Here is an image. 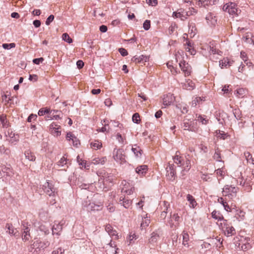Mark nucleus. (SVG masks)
Instances as JSON below:
<instances>
[{"instance_id": "f257e3e1", "label": "nucleus", "mask_w": 254, "mask_h": 254, "mask_svg": "<svg viewBox=\"0 0 254 254\" xmlns=\"http://www.w3.org/2000/svg\"><path fill=\"white\" fill-rule=\"evenodd\" d=\"M50 243L47 240L42 241L41 240H37L31 245L29 248V251L33 254H38L48 248Z\"/></svg>"}, {"instance_id": "f03ea898", "label": "nucleus", "mask_w": 254, "mask_h": 254, "mask_svg": "<svg viewBox=\"0 0 254 254\" xmlns=\"http://www.w3.org/2000/svg\"><path fill=\"white\" fill-rule=\"evenodd\" d=\"M237 189L232 186L225 185L222 191L223 196L233 200L237 196ZM227 199L226 198H225Z\"/></svg>"}, {"instance_id": "7ed1b4c3", "label": "nucleus", "mask_w": 254, "mask_h": 254, "mask_svg": "<svg viewBox=\"0 0 254 254\" xmlns=\"http://www.w3.org/2000/svg\"><path fill=\"white\" fill-rule=\"evenodd\" d=\"M222 9L223 11L228 12L231 15H238L241 12V10L238 8L237 4L232 2L224 4Z\"/></svg>"}, {"instance_id": "20e7f679", "label": "nucleus", "mask_w": 254, "mask_h": 254, "mask_svg": "<svg viewBox=\"0 0 254 254\" xmlns=\"http://www.w3.org/2000/svg\"><path fill=\"white\" fill-rule=\"evenodd\" d=\"M196 124V122H194V120L193 119H188L187 117H185L182 124V127L184 130L195 131L197 129Z\"/></svg>"}, {"instance_id": "39448f33", "label": "nucleus", "mask_w": 254, "mask_h": 254, "mask_svg": "<svg viewBox=\"0 0 254 254\" xmlns=\"http://www.w3.org/2000/svg\"><path fill=\"white\" fill-rule=\"evenodd\" d=\"M221 227L225 235L227 237L234 235L236 233L235 228L228 224L226 220H224V222L221 223Z\"/></svg>"}, {"instance_id": "423d86ee", "label": "nucleus", "mask_w": 254, "mask_h": 254, "mask_svg": "<svg viewBox=\"0 0 254 254\" xmlns=\"http://www.w3.org/2000/svg\"><path fill=\"white\" fill-rule=\"evenodd\" d=\"M166 170L167 172L166 177L168 180L173 181L175 180L176 178V166L174 164H170L169 163V165L166 167Z\"/></svg>"}, {"instance_id": "0eeeda50", "label": "nucleus", "mask_w": 254, "mask_h": 254, "mask_svg": "<svg viewBox=\"0 0 254 254\" xmlns=\"http://www.w3.org/2000/svg\"><path fill=\"white\" fill-rule=\"evenodd\" d=\"M192 15L191 11H186L184 9L180 8L178 11H175L173 13V17L180 18L182 20H185L188 16Z\"/></svg>"}, {"instance_id": "6e6552de", "label": "nucleus", "mask_w": 254, "mask_h": 254, "mask_svg": "<svg viewBox=\"0 0 254 254\" xmlns=\"http://www.w3.org/2000/svg\"><path fill=\"white\" fill-rule=\"evenodd\" d=\"M42 189L47 194L50 196L55 195L56 188L54 185L48 182H46L42 187Z\"/></svg>"}, {"instance_id": "1a4fd4ad", "label": "nucleus", "mask_w": 254, "mask_h": 254, "mask_svg": "<svg viewBox=\"0 0 254 254\" xmlns=\"http://www.w3.org/2000/svg\"><path fill=\"white\" fill-rule=\"evenodd\" d=\"M162 235V231L161 229L159 228L155 230L151 234V237L148 240L149 243L152 244L156 243Z\"/></svg>"}, {"instance_id": "9d476101", "label": "nucleus", "mask_w": 254, "mask_h": 254, "mask_svg": "<svg viewBox=\"0 0 254 254\" xmlns=\"http://www.w3.org/2000/svg\"><path fill=\"white\" fill-rule=\"evenodd\" d=\"M113 158L117 162H125V155L123 154V151L122 149H114L113 152Z\"/></svg>"}, {"instance_id": "9b49d317", "label": "nucleus", "mask_w": 254, "mask_h": 254, "mask_svg": "<svg viewBox=\"0 0 254 254\" xmlns=\"http://www.w3.org/2000/svg\"><path fill=\"white\" fill-rule=\"evenodd\" d=\"M179 66L181 70L184 72L186 76H189L190 74L191 67L190 65L184 60L180 61Z\"/></svg>"}, {"instance_id": "f8f14e48", "label": "nucleus", "mask_w": 254, "mask_h": 254, "mask_svg": "<svg viewBox=\"0 0 254 254\" xmlns=\"http://www.w3.org/2000/svg\"><path fill=\"white\" fill-rule=\"evenodd\" d=\"M181 167L182 168L181 174L182 176H184L186 175L185 172H188L191 168L190 160L186 158L183 162Z\"/></svg>"}, {"instance_id": "ddd939ff", "label": "nucleus", "mask_w": 254, "mask_h": 254, "mask_svg": "<svg viewBox=\"0 0 254 254\" xmlns=\"http://www.w3.org/2000/svg\"><path fill=\"white\" fill-rule=\"evenodd\" d=\"M66 138L67 140H71L73 145L75 147H78V145L80 144V142L78 138L70 132L67 133Z\"/></svg>"}, {"instance_id": "4468645a", "label": "nucleus", "mask_w": 254, "mask_h": 254, "mask_svg": "<svg viewBox=\"0 0 254 254\" xmlns=\"http://www.w3.org/2000/svg\"><path fill=\"white\" fill-rule=\"evenodd\" d=\"M183 88L189 90H192L195 88L194 83L190 79H188L185 83H182Z\"/></svg>"}, {"instance_id": "2eb2a0df", "label": "nucleus", "mask_w": 254, "mask_h": 254, "mask_svg": "<svg viewBox=\"0 0 254 254\" xmlns=\"http://www.w3.org/2000/svg\"><path fill=\"white\" fill-rule=\"evenodd\" d=\"M132 151L134 154L135 156L137 158H141V155L143 153V151L141 149L139 146L137 144H134L131 148Z\"/></svg>"}, {"instance_id": "dca6fc26", "label": "nucleus", "mask_w": 254, "mask_h": 254, "mask_svg": "<svg viewBox=\"0 0 254 254\" xmlns=\"http://www.w3.org/2000/svg\"><path fill=\"white\" fill-rule=\"evenodd\" d=\"M5 228L6 229V232L8 233L9 234L15 236V237L18 235L17 234L18 231H17L16 229L14 228L12 224H6Z\"/></svg>"}, {"instance_id": "f3484780", "label": "nucleus", "mask_w": 254, "mask_h": 254, "mask_svg": "<svg viewBox=\"0 0 254 254\" xmlns=\"http://www.w3.org/2000/svg\"><path fill=\"white\" fill-rule=\"evenodd\" d=\"M147 60H148V58L143 55L138 57L137 56H134L131 60V62L135 63H143L146 62Z\"/></svg>"}, {"instance_id": "a211bd4d", "label": "nucleus", "mask_w": 254, "mask_h": 254, "mask_svg": "<svg viewBox=\"0 0 254 254\" xmlns=\"http://www.w3.org/2000/svg\"><path fill=\"white\" fill-rule=\"evenodd\" d=\"M147 166L143 165L137 167L135 169V172L139 175H144L147 173Z\"/></svg>"}, {"instance_id": "6ab92c4d", "label": "nucleus", "mask_w": 254, "mask_h": 254, "mask_svg": "<svg viewBox=\"0 0 254 254\" xmlns=\"http://www.w3.org/2000/svg\"><path fill=\"white\" fill-rule=\"evenodd\" d=\"M23 232L22 235V238L23 240L27 241L29 240L30 237V229L27 226H25L23 225Z\"/></svg>"}, {"instance_id": "aec40b11", "label": "nucleus", "mask_w": 254, "mask_h": 254, "mask_svg": "<svg viewBox=\"0 0 254 254\" xmlns=\"http://www.w3.org/2000/svg\"><path fill=\"white\" fill-rule=\"evenodd\" d=\"M223 240L222 238L219 237H216V238H212L210 242L212 243H214L217 247L221 248L223 247Z\"/></svg>"}, {"instance_id": "412c9836", "label": "nucleus", "mask_w": 254, "mask_h": 254, "mask_svg": "<svg viewBox=\"0 0 254 254\" xmlns=\"http://www.w3.org/2000/svg\"><path fill=\"white\" fill-rule=\"evenodd\" d=\"M24 155L26 159L30 161H35L36 160V156L34 153L30 150H26L24 152Z\"/></svg>"}, {"instance_id": "4be33fe9", "label": "nucleus", "mask_w": 254, "mask_h": 254, "mask_svg": "<svg viewBox=\"0 0 254 254\" xmlns=\"http://www.w3.org/2000/svg\"><path fill=\"white\" fill-rule=\"evenodd\" d=\"M174 162L177 165L178 167H181L183 164V162L184 161L185 159L183 157L176 155L173 158Z\"/></svg>"}, {"instance_id": "5701e85b", "label": "nucleus", "mask_w": 254, "mask_h": 254, "mask_svg": "<svg viewBox=\"0 0 254 254\" xmlns=\"http://www.w3.org/2000/svg\"><path fill=\"white\" fill-rule=\"evenodd\" d=\"M187 199L190 202V207L194 208L196 206L197 202L193 196L191 195L188 194L187 195Z\"/></svg>"}, {"instance_id": "b1692460", "label": "nucleus", "mask_w": 254, "mask_h": 254, "mask_svg": "<svg viewBox=\"0 0 254 254\" xmlns=\"http://www.w3.org/2000/svg\"><path fill=\"white\" fill-rule=\"evenodd\" d=\"M94 206H93V211H100L101 210L103 207V200H99L98 201H94Z\"/></svg>"}, {"instance_id": "393cba45", "label": "nucleus", "mask_w": 254, "mask_h": 254, "mask_svg": "<svg viewBox=\"0 0 254 254\" xmlns=\"http://www.w3.org/2000/svg\"><path fill=\"white\" fill-rule=\"evenodd\" d=\"M83 206L88 211H92L93 210V206H94V202H90L89 201H85L83 203Z\"/></svg>"}, {"instance_id": "a878e982", "label": "nucleus", "mask_w": 254, "mask_h": 254, "mask_svg": "<svg viewBox=\"0 0 254 254\" xmlns=\"http://www.w3.org/2000/svg\"><path fill=\"white\" fill-rule=\"evenodd\" d=\"M62 225L63 224H61V223L54 225L52 228L53 234L54 235L55 234H56L58 235L59 233L62 230Z\"/></svg>"}, {"instance_id": "bb28decb", "label": "nucleus", "mask_w": 254, "mask_h": 254, "mask_svg": "<svg viewBox=\"0 0 254 254\" xmlns=\"http://www.w3.org/2000/svg\"><path fill=\"white\" fill-rule=\"evenodd\" d=\"M213 158L217 162H222L220 150L218 147L215 149V153L213 156Z\"/></svg>"}, {"instance_id": "cd10ccee", "label": "nucleus", "mask_w": 254, "mask_h": 254, "mask_svg": "<svg viewBox=\"0 0 254 254\" xmlns=\"http://www.w3.org/2000/svg\"><path fill=\"white\" fill-rule=\"evenodd\" d=\"M212 217L216 220H225L223 215L218 211L214 210L212 213Z\"/></svg>"}, {"instance_id": "c85d7f7f", "label": "nucleus", "mask_w": 254, "mask_h": 254, "mask_svg": "<svg viewBox=\"0 0 254 254\" xmlns=\"http://www.w3.org/2000/svg\"><path fill=\"white\" fill-rule=\"evenodd\" d=\"M105 230L109 235L111 236H117V231L113 229L112 227L110 225H107L105 227Z\"/></svg>"}, {"instance_id": "c756f323", "label": "nucleus", "mask_w": 254, "mask_h": 254, "mask_svg": "<svg viewBox=\"0 0 254 254\" xmlns=\"http://www.w3.org/2000/svg\"><path fill=\"white\" fill-rule=\"evenodd\" d=\"M5 136H8L11 139L9 142L13 143L14 142H16L18 139L15 136V133L12 132L10 129H8L7 131V134H5Z\"/></svg>"}, {"instance_id": "7c9ffc66", "label": "nucleus", "mask_w": 254, "mask_h": 254, "mask_svg": "<svg viewBox=\"0 0 254 254\" xmlns=\"http://www.w3.org/2000/svg\"><path fill=\"white\" fill-rule=\"evenodd\" d=\"M217 0H199L198 1V5H200V4H206V5H213L216 4Z\"/></svg>"}, {"instance_id": "2f4dec72", "label": "nucleus", "mask_w": 254, "mask_h": 254, "mask_svg": "<svg viewBox=\"0 0 254 254\" xmlns=\"http://www.w3.org/2000/svg\"><path fill=\"white\" fill-rule=\"evenodd\" d=\"M0 121L3 127L7 128L9 127V123L3 115L0 116Z\"/></svg>"}, {"instance_id": "473e14b6", "label": "nucleus", "mask_w": 254, "mask_h": 254, "mask_svg": "<svg viewBox=\"0 0 254 254\" xmlns=\"http://www.w3.org/2000/svg\"><path fill=\"white\" fill-rule=\"evenodd\" d=\"M172 95H167L163 98V104L165 106L170 105L172 102Z\"/></svg>"}, {"instance_id": "72a5a7b5", "label": "nucleus", "mask_w": 254, "mask_h": 254, "mask_svg": "<svg viewBox=\"0 0 254 254\" xmlns=\"http://www.w3.org/2000/svg\"><path fill=\"white\" fill-rule=\"evenodd\" d=\"M244 156L248 162L254 164V158L253 157L252 155L249 152H245Z\"/></svg>"}, {"instance_id": "f704fd0d", "label": "nucleus", "mask_w": 254, "mask_h": 254, "mask_svg": "<svg viewBox=\"0 0 254 254\" xmlns=\"http://www.w3.org/2000/svg\"><path fill=\"white\" fill-rule=\"evenodd\" d=\"M51 110L48 108H43L40 109L38 111V115L40 116H43L45 114L50 115Z\"/></svg>"}, {"instance_id": "c9c22d12", "label": "nucleus", "mask_w": 254, "mask_h": 254, "mask_svg": "<svg viewBox=\"0 0 254 254\" xmlns=\"http://www.w3.org/2000/svg\"><path fill=\"white\" fill-rule=\"evenodd\" d=\"M106 160V157H103L102 158H95L93 160L92 163L94 164H104Z\"/></svg>"}, {"instance_id": "e433bc0d", "label": "nucleus", "mask_w": 254, "mask_h": 254, "mask_svg": "<svg viewBox=\"0 0 254 254\" xmlns=\"http://www.w3.org/2000/svg\"><path fill=\"white\" fill-rule=\"evenodd\" d=\"M138 238V237H137L136 235H135L134 234L133 235H131V234L129 235L127 238V242L128 243V245H129L130 244H132L134 243V240L137 239Z\"/></svg>"}, {"instance_id": "4c0bfd02", "label": "nucleus", "mask_w": 254, "mask_h": 254, "mask_svg": "<svg viewBox=\"0 0 254 254\" xmlns=\"http://www.w3.org/2000/svg\"><path fill=\"white\" fill-rule=\"evenodd\" d=\"M90 145L91 147L95 149H100L102 146V143L99 141H95L94 142H91Z\"/></svg>"}, {"instance_id": "58836bf2", "label": "nucleus", "mask_w": 254, "mask_h": 254, "mask_svg": "<svg viewBox=\"0 0 254 254\" xmlns=\"http://www.w3.org/2000/svg\"><path fill=\"white\" fill-rule=\"evenodd\" d=\"M0 152L7 155H9L10 154V150L9 148H5L4 145L0 146Z\"/></svg>"}, {"instance_id": "ea45409f", "label": "nucleus", "mask_w": 254, "mask_h": 254, "mask_svg": "<svg viewBox=\"0 0 254 254\" xmlns=\"http://www.w3.org/2000/svg\"><path fill=\"white\" fill-rule=\"evenodd\" d=\"M183 244L184 246L188 245V242L189 240V236L187 232H185V231H183Z\"/></svg>"}, {"instance_id": "a19ab883", "label": "nucleus", "mask_w": 254, "mask_h": 254, "mask_svg": "<svg viewBox=\"0 0 254 254\" xmlns=\"http://www.w3.org/2000/svg\"><path fill=\"white\" fill-rule=\"evenodd\" d=\"M150 220L148 219L147 217H144L141 223L140 227L142 228V229L145 228L146 227L148 226Z\"/></svg>"}, {"instance_id": "79ce46f5", "label": "nucleus", "mask_w": 254, "mask_h": 254, "mask_svg": "<svg viewBox=\"0 0 254 254\" xmlns=\"http://www.w3.org/2000/svg\"><path fill=\"white\" fill-rule=\"evenodd\" d=\"M63 40L69 44H70L72 42V39L69 36V35L65 33H64L62 35Z\"/></svg>"}, {"instance_id": "37998d69", "label": "nucleus", "mask_w": 254, "mask_h": 254, "mask_svg": "<svg viewBox=\"0 0 254 254\" xmlns=\"http://www.w3.org/2000/svg\"><path fill=\"white\" fill-rule=\"evenodd\" d=\"M67 159L63 156L58 162L57 165L60 167H63L67 164Z\"/></svg>"}, {"instance_id": "c03bdc74", "label": "nucleus", "mask_w": 254, "mask_h": 254, "mask_svg": "<svg viewBox=\"0 0 254 254\" xmlns=\"http://www.w3.org/2000/svg\"><path fill=\"white\" fill-rule=\"evenodd\" d=\"M2 47L4 49L9 50L12 48H14L15 47V44L14 43L9 44L4 43L2 44Z\"/></svg>"}, {"instance_id": "a18cd8bd", "label": "nucleus", "mask_w": 254, "mask_h": 254, "mask_svg": "<svg viewBox=\"0 0 254 254\" xmlns=\"http://www.w3.org/2000/svg\"><path fill=\"white\" fill-rule=\"evenodd\" d=\"M40 231L43 232L45 235L49 234L50 231L48 228H47L45 225H41L39 227Z\"/></svg>"}, {"instance_id": "49530a36", "label": "nucleus", "mask_w": 254, "mask_h": 254, "mask_svg": "<svg viewBox=\"0 0 254 254\" xmlns=\"http://www.w3.org/2000/svg\"><path fill=\"white\" fill-rule=\"evenodd\" d=\"M139 117L140 116L138 113H134L132 117V121L135 124H139L140 121Z\"/></svg>"}, {"instance_id": "de8ad7c7", "label": "nucleus", "mask_w": 254, "mask_h": 254, "mask_svg": "<svg viewBox=\"0 0 254 254\" xmlns=\"http://www.w3.org/2000/svg\"><path fill=\"white\" fill-rule=\"evenodd\" d=\"M229 135L227 133H225L224 131L219 130V134L218 135V138L222 139H225Z\"/></svg>"}, {"instance_id": "09e8293b", "label": "nucleus", "mask_w": 254, "mask_h": 254, "mask_svg": "<svg viewBox=\"0 0 254 254\" xmlns=\"http://www.w3.org/2000/svg\"><path fill=\"white\" fill-rule=\"evenodd\" d=\"M240 244L239 245V247H240ZM251 248V246L249 243L244 244H242L241 246V247H239V248L243 250V251H246L248 250V249H250Z\"/></svg>"}, {"instance_id": "8fccbe9b", "label": "nucleus", "mask_w": 254, "mask_h": 254, "mask_svg": "<svg viewBox=\"0 0 254 254\" xmlns=\"http://www.w3.org/2000/svg\"><path fill=\"white\" fill-rule=\"evenodd\" d=\"M151 22L149 20H146L143 24V27L145 30H148L150 28Z\"/></svg>"}, {"instance_id": "3c124183", "label": "nucleus", "mask_w": 254, "mask_h": 254, "mask_svg": "<svg viewBox=\"0 0 254 254\" xmlns=\"http://www.w3.org/2000/svg\"><path fill=\"white\" fill-rule=\"evenodd\" d=\"M229 62V59L228 58H224L223 60L220 61V65L221 66V68H223V67H226L227 65H228V64L227 63H228Z\"/></svg>"}, {"instance_id": "603ef678", "label": "nucleus", "mask_w": 254, "mask_h": 254, "mask_svg": "<svg viewBox=\"0 0 254 254\" xmlns=\"http://www.w3.org/2000/svg\"><path fill=\"white\" fill-rule=\"evenodd\" d=\"M132 201L130 199H126L123 202V205L126 208H128L131 204Z\"/></svg>"}, {"instance_id": "864d4df0", "label": "nucleus", "mask_w": 254, "mask_h": 254, "mask_svg": "<svg viewBox=\"0 0 254 254\" xmlns=\"http://www.w3.org/2000/svg\"><path fill=\"white\" fill-rule=\"evenodd\" d=\"M76 159L79 165L86 168V161L85 160H83L79 156H77Z\"/></svg>"}, {"instance_id": "5fc2aeb1", "label": "nucleus", "mask_w": 254, "mask_h": 254, "mask_svg": "<svg viewBox=\"0 0 254 254\" xmlns=\"http://www.w3.org/2000/svg\"><path fill=\"white\" fill-rule=\"evenodd\" d=\"M198 121L201 122L203 125H206L208 122V120L204 118L202 116L200 115L198 117Z\"/></svg>"}, {"instance_id": "6e6d98bb", "label": "nucleus", "mask_w": 254, "mask_h": 254, "mask_svg": "<svg viewBox=\"0 0 254 254\" xmlns=\"http://www.w3.org/2000/svg\"><path fill=\"white\" fill-rule=\"evenodd\" d=\"M54 15H50L46 19V24L47 25H49L51 23V22L54 20Z\"/></svg>"}, {"instance_id": "4d7b16f0", "label": "nucleus", "mask_w": 254, "mask_h": 254, "mask_svg": "<svg viewBox=\"0 0 254 254\" xmlns=\"http://www.w3.org/2000/svg\"><path fill=\"white\" fill-rule=\"evenodd\" d=\"M233 114L235 116V117L237 119V120H240L241 118V117L240 116V110L238 109H235L233 111Z\"/></svg>"}, {"instance_id": "13d9d810", "label": "nucleus", "mask_w": 254, "mask_h": 254, "mask_svg": "<svg viewBox=\"0 0 254 254\" xmlns=\"http://www.w3.org/2000/svg\"><path fill=\"white\" fill-rule=\"evenodd\" d=\"M119 52L120 53V54L123 57H125L128 55L127 51L125 48H120L119 49Z\"/></svg>"}, {"instance_id": "bf43d9fd", "label": "nucleus", "mask_w": 254, "mask_h": 254, "mask_svg": "<svg viewBox=\"0 0 254 254\" xmlns=\"http://www.w3.org/2000/svg\"><path fill=\"white\" fill-rule=\"evenodd\" d=\"M44 61L43 58H36L33 60V63L36 64H39Z\"/></svg>"}, {"instance_id": "052dcab7", "label": "nucleus", "mask_w": 254, "mask_h": 254, "mask_svg": "<svg viewBox=\"0 0 254 254\" xmlns=\"http://www.w3.org/2000/svg\"><path fill=\"white\" fill-rule=\"evenodd\" d=\"M224 115H226V114L225 113H219V118L217 117V120L220 124H223V122H224V118H223Z\"/></svg>"}, {"instance_id": "680f3d73", "label": "nucleus", "mask_w": 254, "mask_h": 254, "mask_svg": "<svg viewBox=\"0 0 254 254\" xmlns=\"http://www.w3.org/2000/svg\"><path fill=\"white\" fill-rule=\"evenodd\" d=\"M50 129H59L61 128V127L60 126H58L56 123L53 122L51 124L50 126Z\"/></svg>"}, {"instance_id": "e2e57ef3", "label": "nucleus", "mask_w": 254, "mask_h": 254, "mask_svg": "<svg viewBox=\"0 0 254 254\" xmlns=\"http://www.w3.org/2000/svg\"><path fill=\"white\" fill-rule=\"evenodd\" d=\"M114 181V177L112 176L109 175L107 177H105L104 179V182L113 183Z\"/></svg>"}, {"instance_id": "0e129e2a", "label": "nucleus", "mask_w": 254, "mask_h": 254, "mask_svg": "<svg viewBox=\"0 0 254 254\" xmlns=\"http://www.w3.org/2000/svg\"><path fill=\"white\" fill-rule=\"evenodd\" d=\"M146 2L152 6H156L158 4L157 0H146Z\"/></svg>"}, {"instance_id": "69168bd1", "label": "nucleus", "mask_w": 254, "mask_h": 254, "mask_svg": "<svg viewBox=\"0 0 254 254\" xmlns=\"http://www.w3.org/2000/svg\"><path fill=\"white\" fill-rule=\"evenodd\" d=\"M76 65L79 69H81L83 67L84 64L82 61L78 60L76 62Z\"/></svg>"}, {"instance_id": "338daca9", "label": "nucleus", "mask_w": 254, "mask_h": 254, "mask_svg": "<svg viewBox=\"0 0 254 254\" xmlns=\"http://www.w3.org/2000/svg\"><path fill=\"white\" fill-rule=\"evenodd\" d=\"M201 247L202 248H205L209 250L211 248V245L209 243L203 242V243L201 245Z\"/></svg>"}, {"instance_id": "774afa93", "label": "nucleus", "mask_w": 254, "mask_h": 254, "mask_svg": "<svg viewBox=\"0 0 254 254\" xmlns=\"http://www.w3.org/2000/svg\"><path fill=\"white\" fill-rule=\"evenodd\" d=\"M37 116L36 115L34 114H31L29 115V116L27 118V122H31L32 120H35L37 118Z\"/></svg>"}]
</instances>
